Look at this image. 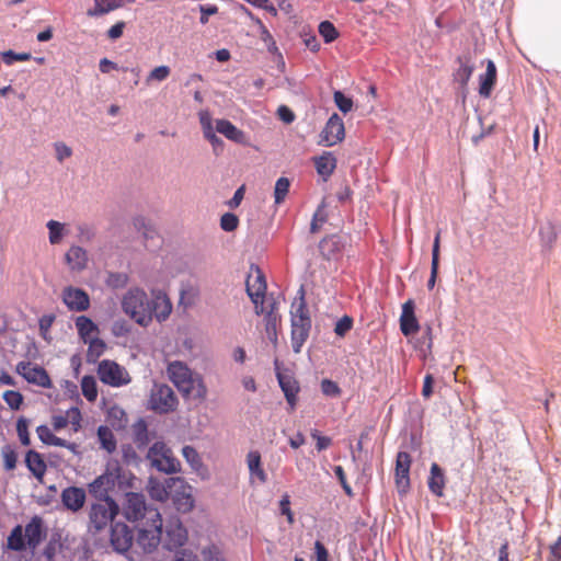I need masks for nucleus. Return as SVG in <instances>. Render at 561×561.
<instances>
[{"mask_svg": "<svg viewBox=\"0 0 561 561\" xmlns=\"http://www.w3.org/2000/svg\"><path fill=\"white\" fill-rule=\"evenodd\" d=\"M2 398L12 410H19L23 403V396L14 390H7Z\"/></svg>", "mask_w": 561, "mask_h": 561, "instance_id": "47", "label": "nucleus"}, {"mask_svg": "<svg viewBox=\"0 0 561 561\" xmlns=\"http://www.w3.org/2000/svg\"><path fill=\"white\" fill-rule=\"evenodd\" d=\"M87 344H89L88 358L91 360L98 359L106 348L104 341L99 339V336L88 341Z\"/></svg>", "mask_w": 561, "mask_h": 561, "instance_id": "40", "label": "nucleus"}, {"mask_svg": "<svg viewBox=\"0 0 561 561\" xmlns=\"http://www.w3.org/2000/svg\"><path fill=\"white\" fill-rule=\"evenodd\" d=\"M98 438L101 444V447L105 449L108 454H112L116 449V439L107 426L101 425L98 428Z\"/></svg>", "mask_w": 561, "mask_h": 561, "instance_id": "36", "label": "nucleus"}, {"mask_svg": "<svg viewBox=\"0 0 561 561\" xmlns=\"http://www.w3.org/2000/svg\"><path fill=\"white\" fill-rule=\"evenodd\" d=\"M314 561H329V551L319 540L314 542Z\"/></svg>", "mask_w": 561, "mask_h": 561, "instance_id": "62", "label": "nucleus"}, {"mask_svg": "<svg viewBox=\"0 0 561 561\" xmlns=\"http://www.w3.org/2000/svg\"><path fill=\"white\" fill-rule=\"evenodd\" d=\"M151 519L153 522L151 528L139 529L137 543L146 552L153 551L162 540V518L158 511H152Z\"/></svg>", "mask_w": 561, "mask_h": 561, "instance_id": "7", "label": "nucleus"}, {"mask_svg": "<svg viewBox=\"0 0 561 561\" xmlns=\"http://www.w3.org/2000/svg\"><path fill=\"white\" fill-rule=\"evenodd\" d=\"M36 433L38 435V438L46 445H48L54 436L51 431L47 425H39L36 428Z\"/></svg>", "mask_w": 561, "mask_h": 561, "instance_id": "63", "label": "nucleus"}, {"mask_svg": "<svg viewBox=\"0 0 561 561\" xmlns=\"http://www.w3.org/2000/svg\"><path fill=\"white\" fill-rule=\"evenodd\" d=\"M172 311V304L169 297L162 291H153L150 299V318H156L159 322L167 320Z\"/></svg>", "mask_w": 561, "mask_h": 561, "instance_id": "20", "label": "nucleus"}, {"mask_svg": "<svg viewBox=\"0 0 561 561\" xmlns=\"http://www.w3.org/2000/svg\"><path fill=\"white\" fill-rule=\"evenodd\" d=\"M182 455L193 469H198L202 466L201 457L194 447L184 446Z\"/></svg>", "mask_w": 561, "mask_h": 561, "instance_id": "43", "label": "nucleus"}, {"mask_svg": "<svg viewBox=\"0 0 561 561\" xmlns=\"http://www.w3.org/2000/svg\"><path fill=\"white\" fill-rule=\"evenodd\" d=\"M400 330L405 336L415 334L420 330L417 319L414 314V301L412 299L407 300L402 305Z\"/></svg>", "mask_w": 561, "mask_h": 561, "instance_id": "22", "label": "nucleus"}, {"mask_svg": "<svg viewBox=\"0 0 561 561\" xmlns=\"http://www.w3.org/2000/svg\"><path fill=\"white\" fill-rule=\"evenodd\" d=\"M147 512V505L144 494L136 492L126 493L124 514L130 522L141 519Z\"/></svg>", "mask_w": 561, "mask_h": 561, "instance_id": "19", "label": "nucleus"}, {"mask_svg": "<svg viewBox=\"0 0 561 561\" xmlns=\"http://www.w3.org/2000/svg\"><path fill=\"white\" fill-rule=\"evenodd\" d=\"M170 72H171V70L168 66L156 67L148 75L146 82L149 84L152 81H158V82L164 81L170 76Z\"/></svg>", "mask_w": 561, "mask_h": 561, "instance_id": "46", "label": "nucleus"}, {"mask_svg": "<svg viewBox=\"0 0 561 561\" xmlns=\"http://www.w3.org/2000/svg\"><path fill=\"white\" fill-rule=\"evenodd\" d=\"M1 456H2V459H3V467L5 470L10 471V470H13L16 466V454L15 451L9 447V446H4L2 449H1Z\"/></svg>", "mask_w": 561, "mask_h": 561, "instance_id": "49", "label": "nucleus"}, {"mask_svg": "<svg viewBox=\"0 0 561 561\" xmlns=\"http://www.w3.org/2000/svg\"><path fill=\"white\" fill-rule=\"evenodd\" d=\"M75 324L79 337L84 343H88V341L99 336V327L87 316L77 317L75 320Z\"/></svg>", "mask_w": 561, "mask_h": 561, "instance_id": "26", "label": "nucleus"}, {"mask_svg": "<svg viewBox=\"0 0 561 561\" xmlns=\"http://www.w3.org/2000/svg\"><path fill=\"white\" fill-rule=\"evenodd\" d=\"M199 22L202 24H206L208 22L209 16L218 12V8L215 4H202L199 5Z\"/></svg>", "mask_w": 561, "mask_h": 561, "instance_id": "60", "label": "nucleus"}, {"mask_svg": "<svg viewBox=\"0 0 561 561\" xmlns=\"http://www.w3.org/2000/svg\"><path fill=\"white\" fill-rule=\"evenodd\" d=\"M299 35L304 38L306 47L311 51L316 53L320 49V43L310 26L302 25Z\"/></svg>", "mask_w": 561, "mask_h": 561, "instance_id": "37", "label": "nucleus"}, {"mask_svg": "<svg viewBox=\"0 0 561 561\" xmlns=\"http://www.w3.org/2000/svg\"><path fill=\"white\" fill-rule=\"evenodd\" d=\"M54 321H55L54 314H44L38 321L41 334L45 340L47 339V334H48Z\"/></svg>", "mask_w": 561, "mask_h": 561, "instance_id": "57", "label": "nucleus"}, {"mask_svg": "<svg viewBox=\"0 0 561 561\" xmlns=\"http://www.w3.org/2000/svg\"><path fill=\"white\" fill-rule=\"evenodd\" d=\"M16 432L20 438V442L24 446L30 445V434H28V422L24 417H20L16 422Z\"/></svg>", "mask_w": 561, "mask_h": 561, "instance_id": "50", "label": "nucleus"}, {"mask_svg": "<svg viewBox=\"0 0 561 561\" xmlns=\"http://www.w3.org/2000/svg\"><path fill=\"white\" fill-rule=\"evenodd\" d=\"M317 172L327 180L336 168V159L331 152H324L322 156L314 158Z\"/></svg>", "mask_w": 561, "mask_h": 561, "instance_id": "31", "label": "nucleus"}, {"mask_svg": "<svg viewBox=\"0 0 561 561\" xmlns=\"http://www.w3.org/2000/svg\"><path fill=\"white\" fill-rule=\"evenodd\" d=\"M119 505L115 500L92 502L88 510V531L100 535L107 529L119 514Z\"/></svg>", "mask_w": 561, "mask_h": 561, "instance_id": "3", "label": "nucleus"}, {"mask_svg": "<svg viewBox=\"0 0 561 561\" xmlns=\"http://www.w3.org/2000/svg\"><path fill=\"white\" fill-rule=\"evenodd\" d=\"M311 436L317 440L316 447L318 451H322L329 448L332 444V439L330 437L322 436L317 430L311 432Z\"/></svg>", "mask_w": 561, "mask_h": 561, "instance_id": "59", "label": "nucleus"}, {"mask_svg": "<svg viewBox=\"0 0 561 561\" xmlns=\"http://www.w3.org/2000/svg\"><path fill=\"white\" fill-rule=\"evenodd\" d=\"M65 260L72 272H82L88 265V253L83 248L72 245L67 251Z\"/></svg>", "mask_w": 561, "mask_h": 561, "instance_id": "24", "label": "nucleus"}, {"mask_svg": "<svg viewBox=\"0 0 561 561\" xmlns=\"http://www.w3.org/2000/svg\"><path fill=\"white\" fill-rule=\"evenodd\" d=\"M1 57L4 64L10 66L15 61H27L32 56L30 53H15L13 50H7L1 53Z\"/></svg>", "mask_w": 561, "mask_h": 561, "instance_id": "44", "label": "nucleus"}, {"mask_svg": "<svg viewBox=\"0 0 561 561\" xmlns=\"http://www.w3.org/2000/svg\"><path fill=\"white\" fill-rule=\"evenodd\" d=\"M353 327V319L350 316H343L335 324L334 333L343 337Z\"/></svg>", "mask_w": 561, "mask_h": 561, "instance_id": "52", "label": "nucleus"}, {"mask_svg": "<svg viewBox=\"0 0 561 561\" xmlns=\"http://www.w3.org/2000/svg\"><path fill=\"white\" fill-rule=\"evenodd\" d=\"M47 228L49 230V242L58 244L62 239L64 225L56 220H49Z\"/></svg>", "mask_w": 561, "mask_h": 561, "instance_id": "41", "label": "nucleus"}, {"mask_svg": "<svg viewBox=\"0 0 561 561\" xmlns=\"http://www.w3.org/2000/svg\"><path fill=\"white\" fill-rule=\"evenodd\" d=\"M318 31L325 43H332L339 37V32L336 27L330 21H322L319 24Z\"/></svg>", "mask_w": 561, "mask_h": 561, "instance_id": "38", "label": "nucleus"}, {"mask_svg": "<svg viewBox=\"0 0 561 561\" xmlns=\"http://www.w3.org/2000/svg\"><path fill=\"white\" fill-rule=\"evenodd\" d=\"M412 465L411 455L407 451H399L396 457L394 483L400 494H407L410 482V469Z\"/></svg>", "mask_w": 561, "mask_h": 561, "instance_id": "10", "label": "nucleus"}, {"mask_svg": "<svg viewBox=\"0 0 561 561\" xmlns=\"http://www.w3.org/2000/svg\"><path fill=\"white\" fill-rule=\"evenodd\" d=\"M204 561H225L221 550L216 546H210L203 550Z\"/></svg>", "mask_w": 561, "mask_h": 561, "instance_id": "54", "label": "nucleus"}, {"mask_svg": "<svg viewBox=\"0 0 561 561\" xmlns=\"http://www.w3.org/2000/svg\"><path fill=\"white\" fill-rule=\"evenodd\" d=\"M168 376L169 379L173 382L174 386H194L196 382V379L194 378V375L190 367L180 360H174L168 365ZM198 385L201 386V381L197 380Z\"/></svg>", "mask_w": 561, "mask_h": 561, "instance_id": "18", "label": "nucleus"}, {"mask_svg": "<svg viewBox=\"0 0 561 561\" xmlns=\"http://www.w3.org/2000/svg\"><path fill=\"white\" fill-rule=\"evenodd\" d=\"M239 218L232 213H226L220 218V228L224 231L231 232L238 228Z\"/></svg>", "mask_w": 561, "mask_h": 561, "instance_id": "48", "label": "nucleus"}, {"mask_svg": "<svg viewBox=\"0 0 561 561\" xmlns=\"http://www.w3.org/2000/svg\"><path fill=\"white\" fill-rule=\"evenodd\" d=\"M173 561H199V560H198V557L194 552L184 549V550L179 551L175 554Z\"/></svg>", "mask_w": 561, "mask_h": 561, "instance_id": "64", "label": "nucleus"}, {"mask_svg": "<svg viewBox=\"0 0 561 561\" xmlns=\"http://www.w3.org/2000/svg\"><path fill=\"white\" fill-rule=\"evenodd\" d=\"M427 484H428L430 491L434 495H436L438 497H442L444 495L446 477H445L443 469L436 462H433L431 465Z\"/></svg>", "mask_w": 561, "mask_h": 561, "instance_id": "27", "label": "nucleus"}, {"mask_svg": "<svg viewBox=\"0 0 561 561\" xmlns=\"http://www.w3.org/2000/svg\"><path fill=\"white\" fill-rule=\"evenodd\" d=\"M204 138L209 141V144L211 145V147L214 149L215 154L218 156L221 153V151L224 150L225 144H224L222 139L216 135L215 130L205 134Z\"/></svg>", "mask_w": 561, "mask_h": 561, "instance_id": "55", "label": "nucleus"}, {"mask_svg": "<svg viewBox=\"0 0 561 561\" xmlns=\"http://www.w3.org/2000/svg\"><path fill=\"white\" fill-rule=\"evenodd\" d=\"M112 333L117 336H126L130 333V327L125 320L115 321L112 325Z\"/></svg>", "mask_w": 561, "mask_h": 561, "instance_id": "58", "label": "nucleus"}, {"mask_svg": "<svg viewBox=\"0 0 561 561\" xmlns=\"http://www.w3.org/2000/svg\"><path fill=\"white\" fill-rule=\"evenodd\" d=\"M439 250H440V230H438L435 234L432 250V265H431V276L427 282L428 289H433L436 283L438 266H439Z\"/></svg>", "mask_w": 561, "mask_h": 561, "instance_id": "33", "label": "nucleus"}, {"mask_svg": "<svg viewBox=\"0 0 561 561\" xmlns=\"http://www.w3.org/2000/svg\"><path fill=\"white\" fill-rule=\"evenodd\" d=\"M216 131L224 135L227 139L243 145L247 142L245 134L237 128L228 119H217L216 121Z\"/></svg>", "mask_w": 561, "mask_h": 561, "instance_id": "25", "label": "nucleus"}, {"mask_svg": "<svg viewBox=\"0 0 561 561\" xmlns=\"http://www.w3.org/2000/svg\"><path fill=\"white\" fill-rule=\"evenodd\" d=\"M345 137V127L343 119L336 114H332L324 128L320 133L319 144L331 147L341 142Z\"/></svg>", "mask_w": 561, "mask_h": 561, "instance_id": "11", "label": "nucleus"}, {"mask_svg": "<svg viewBox=\"0 0 561 561\" xmlns=\"http://www.w3.org/2000/svg\"><path fill=\"white\" fill-rule=\"evenodd\" d=\"M68 424H71L72 431L77 433L81 428V412L78 408L72 407L66 411Z\"/></svg>", "mask_w": 561, "mask_h": 561, "instance_id": "51", "label": "nucleus"}, {"mask_svg": "<svg viewBox=\"0 0 561 561\" xmlns=\"http://www.w3.org/2000/svg\"><path fill=\"white\" fill-rule=\"evenodd\" d=\"M122 309L141 327H148L151 323L150 299L146 291L139 287L126 291L122 299Z\"/></svg>", "mask_w": 561, "mask_h": 561, "instance_id": "4", "label": "nucleus"}, {"mask_svg": "<svg viewBox=\"0 0 561 561\" xmlns=\"http://www.w3.org/2000/svg\"><path fill=\"white\" fill-rule=\"evenodd\" d=\"M134 541L133 530L123 522H114L110 526V543L118 553L127 552Z\"/></svg>", "mask_w": 561, "mask_h": 561, "instance_id": "9", "label": "nucleus"}, {"mask_svg": "<svg viewBox=\"0 0 561 561\" xmlns=\"http://www.w3.org/2000/svg\"><path fill=\"white\" fill-rule=\"evenodd\" d=\"M559 233V228L552 222H547L539 229L540 241L548 249L553 248L554 243L558 240Z\"/></svg>", "mask_w": 561, "mask_h": 561, "instance_id": "35", "label": "nucleus"}, {"mask_svg": "<svg viewBox=\"0 0 561 561\" xmlns=\"http://www.w3.org/2000/svg\"><path fill=\"white\" fill-rule=\"evenodd\" d=\"M176 404L178 399L172 388H152L148 401L149 409L159 413H167L173 411Z\"/></svg>", "mask_w": 561, "mask_h": 561, "instance_id": "13", "label": "nucleus"}, {"mask_svg": "<svg viewBox=\"0 0 561 561\" xmlns=\"http://www.w3.org/2000/svg\"><path fill=\"white\" fill-rule=\"evenodd\" d=\"M198 117H199V123L202 126L203 135L214 130L213 119H211L209 111H207V110L201 111L198 113Z\"/></svg>", "mask_w": 561, "mask_h": 561, "instance_id": "56", "label": "nucleus"}, {"mask_svg": "<svg viewBox=\"0 0 561 561\" xmlns=\"http://www.w3.org/2000/svg\"><path fill=\"white\" fill-rule=\"evenodd\" d=\"M170 478L165 479L163 482L158 481L157 479L150 478L148 481V492L151 499L156 501H167L170 497L171 489Z\"/></svg>", "mask_w": 561, "mask_h": 561, "instance_id": "30", "label": "nucleus"}, {"mask_svg": "<svg viewBox=\"0 0 561 561\" xmlns=\"http://www.w3.org/2000/svg\"><path fill=\"white\" fill-rule=\"evenodd\" d=\"M16 371L28 383L34 386H51L47 371L39 365L31 362H21Z\"/></svg>", "mask_w": 561, "mask_h": 561, "instance_id": "15", "label": "nucleus"}, {"mask_svg": "<svg viewBox=\"0 0 561 561\" xmlns=\"http://www.w3.org/2000/svg\"><path fill=\"white\" fill-rule=\"evenodd\" d=\"M496 76L495 64L491 59H488L485 72L479 76V94L482 98L488 99L491 96L496 83Z\"/></svg>", "mask_w": 561, "mask_h": 561, "instance_id": "23", "label": "nucleus"}, {"mask_svg": "<svg viewBox=\"0 0 561 561\" xmlns=\"http://www.w3.org/2000/svg\"><path fill=\"white\" fill-rule=\"evenodd\" d=\"M116 477L104 472L88 484V491L95 501L114 500L110 493L115 489Z\"/></svg>", "mask_w": 561, "mask_h": 561, "instance_id": "14", "label": "nucleus"}, {"mask_svg": "<svg viewBox=\"0 0 561 561\" xmlns=\"http://www.w3.org/2000/svg\"><path fill=\"white\" fill-rule=\"evenodd\" d=\"M171 489L169 500H172L176 511L187 513L194 507V497L192 486L188 485L183 478L171 477Z\"/></svg>", "mask_w": 561, "mask_h": 561, "instance_id": "6", "label": "nucleus"}, {"mask_svg": "<svg viewBox=\"0 0 561 561\" xmlns=\"http://www.w3.org/2000/svg\"><path fill=\"white\" fill-rule=\"evenodd\" d=\"M62 301L70 311L82 312L90 307L88 293L72 286H68L62 290Z\"/></svg>", "mask_w": 561, "mask_h": 561, "instance_id": "16", "label": "nucleus"}, {"mask_svg": "<svg viewBox=\"0 0 561 561\" xmlns=\"http://www.w3.org/2000/svg\"><path fill=\"white\" fill-rule=\"evenodd\" d=\"M98 374L100 380L108 386H122L130 382L128 373L112 360H103L99 364Z\"/></svg>", "mask_w": 561, "mask_h": 561, "instance_id": "8", "label": "nucleus"}, {"mask_svg": "<svg viewBox=\"0 0 561 561\" xmlns=\"http://www.w3.org/2000/svg\"><path fill=\"white\" fill-rule=\"evenodd\" d=\"M247 465L250 471V480L252 483H264L266 481V473L262 467L261 455L256 450H252L247 456Z\"/></svg>", "mask_w": 561, "mask_h": 561, "instance_id": "28", "label": "nucleus"}, {"mask_svg": "<svg viewBox=\"0 0 561 561\" xmlns=\"http://www.w3.org/2000/svg\"><path fill=\"white\" fill-rule=\"evenodd\" d=\"M60 501L65 510L71 513L80 512L87 502L85 490L79 486H67L60 493Z\"/></svg>", "mask_w": 561, "mask_h": 561, "instance_id": "17", "label": "nucleus"}, {"mask_svg": "<svg viewBox=\"0 0 561 561\" xmlns=\"http://www.w3.org/2000/svg\"><path fill=\"white\" fill-rule=\"evenodd\" d=\"M299 297L295 298L290 307L291 342L296 353L306 342L311 328V319L305 301L304 289H299Z\"/></svg>", "mask_w": 561, "mask_h": 561, "instance_id": "2", "label": "nucleus"}, {"mask_svg": "<svg viewBox=\"0 0 561 561\" xmlns=\"http://www.w3.org/2000/svg\"><path fill=\"white\" fill-rule=\"evenodd\" d=\"M187 540V530L178 517H172L165 525V536L162 538L163 547L168 550H176Z\"/></svg>", "mask_w": 561, "mask_h": 561, "instance_id": "12", "label": "nucleus"}, {"mask_svg": "<svg viewBox=\"0 0 561 561\" xmlns=\"http://www.w3.org/2000/svg\"><path fill=\"white\" fill-rule=\"evenodd\" d=\"M334 103L341 112L348 113L353 108V100L347 98L343 92L335 91L333 94Z\"/></svg>", "mask_w": 561, "mask_h": 561, "instance_id": "42", "label": "nucleus"}, {"mask_svg": "<svg viewBox=\"0 0 561 561\" xmlns=\"http://www.w3.org/2000/svg\"><path fill=\"white\" fill-rule=\"evenodd\" d=\"M93 9L88 10L89 16L104 15L111 11L124 7L126 3H133L135 0H94Z\"/></svg>", "mask_w": 561, "mask_h": 561, "instance_id": "29", "label": "nucleus"}, {"mask_svg": "<svg viewBox=\"0 0 561 561\" xmlns=\"http://www.w3.org/2000/svg\"><path fill=\"white\" fill-rule=\"evenodd\" d=\"M128 283V276L125 273H110L106 279L108 287L118 289L123 288Z\"/></svg>", "mask_w": 561, "mask_h": 561, "instance_id": "45", "label": "nucleus"}, {"mask_svg": "<svg viewBox=\"0 0 561 561\" xmlns=\"http://www.w3.org/2000/svg\"><path fill=\"white\" fill-rule=\"evenodd\" d=\"M245 289L254 305L255 313L264 316L265 337L274 348L277 347V324L279 321L278 301L271 295L266 296V282L263 272L251 265L247 279Z\"/></svg>", "mask_w": 561, "mask_h": 561, "instance_id": "1", "label": "nucleus"}, {"mask_svg": "<svg viewBox=\"0 0 561 561\" xmlns=\"http://www.w3.org/2000/svg\"><path fill=\"white\" fill-rule=\"evenodd\" d=\"M147 458L150 460L151 466L161 472L174 473L180 470V461L163 442L154 443L149 448Z\"/></svg>", "mask_w": 561, "mask_h": 561, "instance_id": "5", "label": "nucleus"}, {"mask_svg": "<svg viewBox=\"0 0 561 561\" xmlns=\"http://www.w3.org/2000/svg\"><path fill=\"white\" fill-rule=\"evenodd\" d=\"M25 463L28 470L38 479L42 480L46 472V463L42 458L41 454L34 450H30L25 457Z\"/></svg>", "mask_w": 561, "mask_h": 561, "instance_id": "32", "label": "nucleus"}, {"mask_svg": "<svg viewBox=\"0 0 561 561\" xmlns=\"http://www.w3.org/2000/svg\"><path fill=\"white\" fill-rule=\"evenodd\" d=\"M54 149H55L56 159L60 163L72 156V149L62 141L55 142Z\"/></svg>", "mask_w": 561, "mask_h": 561, "instance_id": "53", "label": "nucleus"}, {"mask_svg": "<svg viewBox=\"0 0 561 561\" xmlns=\"http://www.w3.org/2000/svg\"><path fill=\"white\" fill-rule=\"evenodd\" d=\"M24 533L27 548L32 550L36 549L46 537L43 519L39 516L32 517L26 524Z\"/></svg>", "mask_w": 561, "mask_h": 561, "instance_id": "21", "label": "nucleus"}, {"mask_svg": "<svg viewBox=\"0 0 561 561\" xmlns=\"http://www.w3.org/2000/svg\"><path fill=\"white\" fill-rule=\"evenodd\" d=\"M335 247H336V242L334 241L333 238H325L319 244L321 253L327 259H330V256L333 253Z\"/></svg>", "mask_w": 561, "mask_h": 561, "instance_id": "61", "label": "nucleus"}, {"mask_svg": "<svg viewBox=\"0 0 561 561\" xmlns=\"http://www.w3.org/2000/svg\"><path fill=\"white\" fill-rule=\"evenodd\" d=\"M458 61L460 66L456 70L454 77L455 80L461 84V87H466L472 76L473 67L468 64H463L460 57L458 58Z\"/></svg>", "mask_w": 561, "mask_h": 561, "instance_id": "39", "label": "nucleus"}, {"mask_svg": "<svg viewBox=\"0 0 561 561\" xmlns=\"http://www.w3.org/2000/svg\"><path fill=\"white\" fill-rule=\"evenodd\" d=\"M7 547L12 551H23L27 548L25 533L22 525H16L7 539Z\"/></svg>", "mask_w": 561, "mask_h": 561, "instance_id": "34", "label": "nucleus"}]
</instances>
